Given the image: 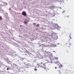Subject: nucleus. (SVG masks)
Segmentation results:
<instances>
[{"label":"nucleus","instance_id":"f257e3e1","mask_svg":"<svg viewBox=\"0 0 74 74\" xmlns=\"http://www.w3.org/2000/svg\"><path fill=\"white\" fill-rule=\"evenodd\" d=\"M45 64H43L42 62H41L40 64H37V66L38 67H40L42 69H46V66Z\"/></svg>","mask_w":74,"mask_h":74},{"label":"nucleus","instance_id":"f03ea898","mask_svg":"<svg viewBox=\"0 0 74 74\" xmlns=\"http://www.w3.org/2000/svg\"><path fill=\"white\" fill-rule=\"evenodd\" d=\"M22 14H23V15H24V16H26V12H22Z\"/></svg>","mask_w":74,"mask_h":74},{"label":"nucleus","instance_id":"7ed1b4c3","mask_svg":"<svg viewBox=\"0 0 74 74\" xmlns=\"http://www.w3.org/2000/svg\"><path fill=\"white\" fill-rule=\"evenodd\" d=\"M29 22V21L27 20H25V21L24 22V24H26L27 23V22Z\"/></svg>","mask_w":74,"mask_h":74},{"label":"nucleus","instance_id":"20e7f679","mask_svg":"<svg viewBox=\"0 0 74 74\" xmlns=\"http://www.w3.org/2000/svg\"><path fill=\"white\" fill-rule=\"evenodd\" d=\"M54 8H55V7H54V6H52L51 7V8L52 10H53V9H54Z\"/></svg>","mask_w":74,"mask_h":74},{"label":"nucleus","instance_id":"39448f33","mask_svg":"<svg viewBox=\"0 0 74 74\" xmlns=\"http://www.w3.org/2000/svg\"><path fill=\"white\" fill-rule=\"evenodd\" d=\"M59 68H61V67H62V65L60 64V65H59Z\"/></svg>","mask_w":74,"mask_h":74},{"label":"nucleus","instance_id":"423d86ee","mask_svg":"<svg viewBox=\"0 0 74 74\" xmlns=\"http://www.w3.org/2000/svg\"><path fill=\"white\" fill-rule=\"evenodd\" d=\"M2 17L1 16H0V20L1 21L2 19Z\"/></svg>","mask_w":74,"mask_h":74},{"label":"nucleus","instance_id":"0eeeda50","mask_svg":"<svg viewBox=\"0 0 74 74\" xmlns=\"http://www.w3.org/2000/svg\"><path fill=\"white\" fill-rule=\"evenodd\" d=\"M39 24H37V25H36V26H37V27H39Z\"/></svg>","mask_w":74,"mask_h":74},{"label":"nucleus","instance_id":"6e6552de","mask_svg":"<svg viewBox=\"0 0 74 74\" xmlns=\"http://www.w3.org/2000/svg\"><path fill=\"white\" fill-rule=\"evenodd\" d=\"M34 70H35V71H37V69L35 68L34 69Z\"/></svg>","mask_w":74,"mask_h":74},{"label":"nucleus","instance_id":"1a4fd4ad","mask_svg":"<svg viewBox=\"0 0 74 74\" xmlns=\"http://www.w3.org/2000/svg\"><path fill=\"white\" fill-rule=\"evenodd\" d=\"M33 25H36V23H33Z\"/></svg>","mask_w":74,"mask_h":74},{"label":"nucleus","instance_id":"9d476101","mask_svg":"<svg viewBox=\"0 0 74 74\" xmlns=\"http://www.w3.org/2000/svg\"><path fill=\"white\" fill-rule=\"evenodd\" d=\"M7 70H9V68H7Z\"/></svg>","mask_w":74,"mask_h":74},{"label":"nucleus","instance_id":"9b49d317","mask_svg":"<svg viewBox=\"0 0 74 74\" xmlns=\"http://www.w3.org/2000/svg\"><path fill=\"white\" fill-rule=\"evenodd\" d=\"M20 27H22V25H20Z\"/></svg>","mask_w":74,"mask_h":74},{"label":"nucleus","instance_id":"f8f14e48","mask_svg":"<svg viewBox=\"0 0 74 74\" xmlns=\"http://www.w3.org/2000/svg\"><path fill=\"white\" fill-rule=\"evenodd\" d=\"M69 37H70V39H71V36H70Z\"/></svg>","mask_w":74,"mask_h":74},{"label":"nucleus","instance_id":"ddd939ff","mask_svg":"<svg viewBox=\"0 0 74 74\" xmlns=\"http://www.w3.org/2000/svg\"><path fill=\"white\" fill-rule=\"evenodd\" d=\"M69 45H71V43H69Z\"/></svg>","mask_w":74,"mask_h":74},{"label":"nucleus","instance_id":"4468645a","mask_svg":"<svg viewBox=\"0 0 74 74\" xmlns=\"http://www.w3.org/2000/svg\"><path fill=\"white\" fill-rule=\"evenodd\" d=\"M55 69H57V67H55Z\"/></svg>","mask_w":74,"mask_h":74},{"label":"nucleus","instance_id":"2eb2a0df","mask_svg":"<svg viewBox=\"0 0 74 74\" xmlns=\"http://www.w3.org/2000/svg\"><path fill=\"white\" fill-rule=\"evenodd\" d=\"M43 28H41V29H42V30H43Z\"/></svg>","mask_w":74,"mask_h":74},{"label":"nucleus","instance_id":"dca6fc26","mask_svg":"<svg viewBox=\"0 0 74 74\" xmlns=\"http://www.w3.org/2000/svg\"><path fill=\"white\" fill-rule=\"evenodd\" d=\"M56 59H58V58H56Z\"/></svg>","mask_w":74,"mask_h":74},{"label":"nucleus","instance_id":"f3484780","mask_svg":"<svg viewBox=\"0 0 74 74\" xmlns=\"http://www.w3.org/2000/svg\"><path fill=\"white\" fill-rule=\"evenodd\" d=\"M66 17H67L68 18H69V16H66Z\"/></svg>","mask_w":74,"mask_h":74},{"label":"nucleus","instance_id":"a211bd4d","mask_svg":"<svg viewBox=\"0 0 74 74\" xmlns=\"http://www.w3.org/2000/svg\"><path fill=\"white\" fill-rule=\"evenodd\" d=\"M41 45H44V44H42Z\"/></svg>","mask_w":74,"mask_h":74},{"label":"nucleus","instance_id":"6ab92c4d","mask_svg":"<svg viewBox=\"0 0 74 74\" xmlns=\"http://www.w3.org/2000/svg\"><path fill=\"white\" fill-rule=\"evenodd\" d=\"M59 73H60V74L61 73H60V72H59Z\"/></svg>","mask_w":74,"mask_h":74},{"label":"nucleus","instance_id":"aec40b11","mask_svg":"<svg viewBox=\"0 0 74 74\" xmlns=\"http://www.w3.org/2000/svg\"><path fill=\"white\" fill-rule=\"evenodd\" d=\"M37 28H36V29H37Z\"/></svg>","mask_w":74,"mask_h":74}]
</instances>
